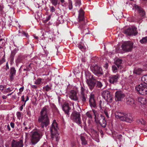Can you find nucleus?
Here are the masks:
<instances>
[{"label":"nucleus","instance_id":"obj_26","mask_svg":"<svg viewBox=\"0 0 147 147\" xmlns=\"http://www.w3.org/2000/svg\"><path fill=\"white\" fill-rule=\"evenodd\" d=\"M19 36H24L28 38L29 36L27 33H26L25 32L23 31L19 30Z\"/></svg>","mask_w":147,"mask_h":147},{"label":"nucleus","instance_id":"obj_57","mask_svg":"<svg viewBox=\"0 0 147 147\" xmlns=\"http://www.w3.org/2000/svg\"><path fill=\"white\" fill-rule=\"evenodd\" d=\"M4 86L2 85H0V90H3L4 89Z\"/></svg>","mask_w":147,"mask_h":147},{"label":"nucleus","instance_id":"obj_40","mask_svg":"<svg viewBox=\"0 0 147 147\" xmlns=\"http://www.w3.org/2000/svg\"><path fill=\"white\" fill-rule=\"evenodd\" d=\"M58 0H51V1L54 6L57 5V3Z\"/></svg>","mask_w":147,"mask_h":147},{"label":"nucleus","instance_id":"obj_34","mask_svg":"<svg viewBox=\"0 0 147 147\" xmlns=\"http://www.w3.org/2000/svg\"><path fill=\"white\" fill-rule=\"evenodd\" d=\"M147 42V36L143 38L140 40V42L142 44L144 43Z\"/></svg>","mask_w":147,"mask_h":147},{"label":"nucleus","instance_id":"obj_39","mask_svg":"<svg viewBox=\"0 0 147 147\" xmlns=\"http://www.w3.org/2000/svg\"><path fill=\"white\" fill-rule=\"evenodd\" d=\"M81 3V2L80 0H76V3L75 4V6H80V5Z\"/></svg>","mask_w":147,"mask_h":147},{"label":"nucleus","instance_id":"obj_56","mask_svg":"<svg viewBox=\"0 0 147 147\" xmlns=\"http://www.w3.org/2000/svg\"><path fill=\"white\" fill-rule=\"evenodd\" d=\"M51 17V16H49L47 17L46 20V21H47L49 20L50 19Z\"/></svg>","mask_w":147,"mask_h":147},{"label":"nucleus","instance_id":"obj_14","mask_svg":"<svg viewBox=\"0 0 147 147\" xmlns=\"http://www.w3.org/2000/svg\"><path fill=\"white\" fill-rule=\"evenodd\" d=\"M69 98L72 100L74 101H77L79 102L78 98L76 92L74 90H71L69 94Z\"/></svg>","mask_w":147,"mask_h":147},{"label":"nucleus","instance_id":"obj_11","mask_svg":"<svg viewBox=\"0 0 147 147\" xmlns=\"http://www.w3.org/2000/svg\"><path fill=\"white\" fill-rule=\"evenodd\" d=\"M102 97L108 102H111L113 100L112 95L110 94V92L108 90L103 91L102 93Z\"/></svg>","mask_w":147,"mask_h":147},{"label":"nucleus","instance_id":"obj_12","mask_svg":"<svg viewBox=\"0 0 147 147\" xmlns=\"http://www.w3.org/2000/svg\"><path fill=\"white\" fill-rule=\"evenodd\" d=\"M124 33L128 36H135L138 33L137 28L134 26H132L125 30Z\"/></svg>","mask_w":147,"mask_h":147},{"label":"nucleus","instance_id":"obj_22","mask_svg":"<svg viewBox=\"0 0 147 147\" xmlns=\"http://www.w3.org/2000/svg\"><path fill=\"white\" fill-rule=\"evenodd\" d=\"M79 98L82 102L84 104L86 101V99L87 98V95L86 94H80Z\"/></svg>","mask_w":147,"mask_h":147},{"label":"nucleus","instance_id":"obj_31","mask_svg":"<svg viewBox=\"0 0 147 147\" xmlns=\"http://www.w3.org/2000/svg\"><path fill=\"white\" fill-rule=\"evenodd\" d=\"M142 80L145 84H147V75H144L142 76Z\"/></svg>","mask_w":147,"mask_h":147},{"label":"nucleus","instance_id":"obj_5","mask_svg":"<svg viewBox=\"0 0 147 147\" xmlns=\"http://www.w3.org/2000/svg\"><path fill=\"white\" fill-rule=\"evenodd\" d=\"M86 82L90 90L93 89L95 86V79L93 76L88 74L86 76Z\"/></svg>","mask_w":147,"mask_h":147},{"label":"nucleus","instance_id":"obj_21","mask_svg":"<svg viewBox=\"0 0 147 147\" xmlns=\"http://www.w3.org/2000/svg\"><path fill=\"white\" fill-rule=\"evenodd\" d=\"M100 118V123L102 127H105L106 126V122L104 116L101 115Z\"/></svg>","mask_w":147,"mask_h":147},{"label":"nucleus","instance_id":"obj_30","mask_svg":"<svg viewBox=\"0 0 147 147\" xmlns=\"http://www.w3.org/2000/svg\"><path fill=\"white\" fill-rule=\"evenodd\" d=\"M138 101L142 104H145L146 103V99L145 98L140 97L138 98Z\"/></svg>","mask_w":147,"mask_h":147},{"label":"nucleus","instance_id":"obj_15","mask_svg":"<svg viewBox=\"0 0 147 147\" xmlns=\"http://www.w3.org/2000/svg\"><path fill=\"white\" fill-rule=\"evenodd\" d=\"M23 141L22 140L18 141L13 140L11 142V147H23Z\"/></svg>","mask_w":147,"mask_h":147},{"label":"nucleus","instance_id":"obj_44","mask_svg":"<svg viewBox=\"0 0 147 147\" xmlns=\"http://www.w3.org/2000/svg\"><path fill=\"white\" fill-rule=\"evenodd\" d=\"M16 115L18 118L19 119H20L21 117V113L20 112H18L17 113Z\"/></svg>","mask_w":147,"mask_h":147},{"label":"nucleus","instance_id":"obj_46","mask_svg":"<svg viewBox=\"0 0 147 147\" xmlns=\"http://www.w3.org/2000/svg\"><path fill=\"white\" fill-rule=\"evenodd\" d=\"M86 116L90 119L92 118V117L91 114L89 112H87L86 113Z\"/></svg>","mask_w":147,"mask_h":147},{"label":"nucleus","instance_id":"obj_37","mask_svg":"<svg viewBox=\"0 0 147 147\" xmlns=\"http://www.w3.org/2000/svg\"><path fill=\"white\" fill-rule=\"evenodd\" d=\"M42 79L41 78H38L34 82V84H36L38 85L40 84L41 81Z\"/></svg>","mask_w":147,"mask_h":147},{"label":"nucleus","instance_id":"obj_52","mask_svg":"<svg viewBox=\"0 0 147 147\" xmlns=\"http://www.w3.org/2000/svg\"><path fill=\"white\" fill-rule=\"evenodd\" d=\"M10 124L11 127L13 128L14 127V123L13 122H11Z\"/></svg>","mask_w":147,"mask_h":147},{"label":"nucleus","instance_id":"obj_17","mask_svg":"<svg viewBox=\"0 0 147 147\" xmlns=\"http://www.w3.org/2000/svg\"><path fill=\"white\" fill-rule=\"evenodd\" d=\"M62 108L65 113L66 115V116L69 117V116L70 110H71V108L69 106V103H66L64 104Z\"/></svg>","mask_w":147,"mask_h":147},{"label":"nucleus","instance_id":"obj_58","mask_svg":"<svg viewBox=\"0 0 147 147\" xmlns=\"http://www.w3.org/2000/svg\"><path fill=\"white\" fill-rule=\"evenodd\" d=\"M82 62L85 63L86 61V59L84 58H82Z\"/></svg>","mask_w":147,"mask_h":147},{"label":"nucleus","instance_id":"obj_1","mask_svg":"<svg viewBox=\"0 0 147 147\" xmlns=\"http://www.w3.org/2000/svg\"><path fill=\"white\" fill-rule=\"evenodd\" d=\"M48 109V107L45 106L42 108L40 112V115L38 120L42 128L47 127L49 124V119L47 113Z\"/></svg>","mask_w":147,"mask_h":147},{"label":"nucleus","instance_id":"obj_51","mask_svg":"<svg viewBox=\"0 0 147 147\" xmlns=\"http://www.w3.org/2000/svg\"><path fill=\"white\" fill-rule=\"evenodd\" d=\"M4 41V40L2 38L0 39V45H2Z\"/></svg>","mask_w":147,"mask_h":147},{"label":"nucleus","instance_id":"obj_13","mask_svg":"<svg viewBox=\"0 0 147 147\" xmlns=\"http://www.w3.org/2000/svg\"><path fill=\"white\" fill-rule=\"evenodd\" d=\"M92 70L94 74L98 76H100L103 74L102 68L97 65L93 67Z\"/></svg>","mask_w":147,"mask_h":147},{"label":"nucleus","instance_id":"obj_8","mask_svg":"<svg viewBox=\"0 0 147 147\" xmlns=\"http://www.w3.org/2000/svg\"><path fill=\"white\" fill-rule=\"evenodd\" d=\"M135 89L141 94H147V86L144 84H140L136 85Z\"/></svg>","mask_w":147,"mask_h":147},{"label":"nucleus","instance_id":"obj_19","mask_svg":"<svg viewBox=\"0 0 147 147\" xmlns=\"http://www.w3.org/2000/svg\"><path fill=\"white\" fill-rule=\"evenodd\" d=\"M16 70L15 68L13 67L10 68V71L9 74L10 79L12 81L14 79V77L16 75Z\"/></svg>","mask_w":147,"mask_h":147},{"label":"nucleus","instance_id":"obj_42","mask_svg":"<svg viewBox=\"0 0 147 147\" xmlns=\"http://www.w3.org/2000/svg\"><path fill=\"white\" fill-rule=\"evenodd\" d=\"M117 66L116 67L115 65L112 66V70L113 72H115L117 71Z\"/></svg>","mask_w":147,"mask_h":147},{"label":"nucleus","instance_id":"obj_3","mask_svg":"<svg viewBox=\"0 0 147 147\" xmlns=\"http://www.w3.org/2000/svg\"><path fill=\"white\" fill-rule=\"evenodd\" d=\"M58 128L57 124L54 120L53 121L51 127H50V131L51 134V138L53 140H55L56 141L58 142L59 139L58 137L59 134L57 130Z\"/></svg>","mask_w":147,"mask_h":147},{"label":"nucleus","instance_id":"obj_18","mask_svg":"<svg viewBox=\"0 0 147 147\" xmlns=\"http://www.w3.org/2000/svg\"><path fill=\"white\" fill-rule=\"evenodd\" d=\"M89 104L91 108L95 107L96 104L94 99V95L93 94H91L90 95L89 100Z\"/></svg>","mask_w":147,"mask_h":147},{"label":"nucleus","instance_id":"obj_28","mask_svg":"<svg viewBox=\"0 0 147 147\" xmlns=\"http://www.w3.org/2000/svg\"><path fill=\"white\" fill-rule=\"evenodd\" d=\"M24 57L22 56H19L16 61V63H19L22 62Z\"/></svg>","mask_w":147,"mask_h":147},{"label":"nucleus","instance_id":"obj_62","mask_svg":"<svg viewBox=\"0 0 147 147\" xmlns=\"http://www.w3.org/2000/svg\"><path fill=\"white\" fill-rule=\"evenodd\" d=\"M7 96H5V95H4L2 96L3 98L4 99H6L7 98Z\"/></svg>","mask_w":147,"mask_h":147},{"label":"nucleus","instance_id":"obj_63","mask_svg":"<svg viewBox=\"0 0 147 147\" xmlns=\"http://www.w3.org/2000/svg\"><path fill=\"white\" fill-rule=\"evenodd\" d=\"M29 100V97L28 96H26V100L25 101V102L26 103V102L28 100Z\"/></svg>","mask_w":147,"mask_h":147},{"label":"nucleus","instance_id":"obj_50","mask_svg":"<svg viewBox=\"0 0 147 147\" xmlns=\"http://www.w3.org/2000/svg\"><path fill=\"white\" fill-rule=\"evenodd\" d=\"M92 111L95 117H96V115L97 114V112L96 111H95L94 110H92Z\"/></svg>","mask_w":147,"mask_h":147},{"label":"nucleus","instance_id":"obj_60","mask_svg":"<svg viewBox=\"0 0 147 147\" xmlns=\"http://www.w3.org/2000/svg\"><path fill=\"white\" fill-rule=\"evenodd\" d=\"M24 89V87L23 86L20 88L19 89V90L21 92H22L23 91Z\"/></svg>","mask_w":147,"mask_h":147},{"label":"nucleus","instance_id":"obj_45","mask_svg":"<svg viewBox=\"0 0 147 147\" xmlns=\"http://www.w3.org/2000/svg\"><path fill=\"white\" fill-rule=\"evenodd\" d=\"M69 9H71L72 8V4L71 1H70L69 2Z\"/></svg>","mask_w":147,"mask_h":147},{"label":"nucleus","instance_id":"obj_27","mask_svg":"<svg viewBox=\"0 0 147 147\" xmlns=\"http://www.w3.org/2000/svg\"><path fill=\"white\" fill-rule=\"evenodd\" d=\"M80 138L82 142V144L84 145L86 144L87 142L85 137L81 135L80 136Z\"/></svg>","mask_w":147,"mask_h":147},{"label":"nucleus","instance_id":"obj_33","mask_svg":"<svg viewBox=\"0 0 147 147\" xmlns=\"http://www.w3.org/2000/svg\"><path fill=\"white\" fill-rule=\"evenodd\" d=\"M85 90L86 89L85 87L84 86H81V88L80 94H85Z\"/></svg>","mask_w":147,"mask_h":147},{"label":"nucleus","instance_id":"obj_6","mask_svg":"<svg viewBox=\"0 0 147 147\" xmlns=\"http://www.w3.org/2000/svg\"><path fill=\"white\" fill-rule=\"evenodd\" d=\"M80 116L81 115L79 112L74 111L72 113L70 117L73 121L80 125L82 123Z\"/></svg>","mask_w":147,"mask_h":147},{"label":"nucleus","instance_id":"obj_64","mask_svg":"<svg viewBox=\"0 0 147 147\" xmlns=\"http://www.w3.org/2000/svg\"><path fill=\"white\" fill-rule=\"evenodd\" d=\"M7 128L8 130L9 131H10V126L9 125H7Z\"/></svg>","mask_w":147,"mask_h":147},{"label":"nucleus","instance_id":"obj_53","mask_svg":"<svg viewBox=\"0 0 147 147\" xmlns=\"http://www.w3.org/2000/svg\"><path fill=\"white\" fill-rule=\"evenodd\" d=\"M78 47L80 49H82L84 48L83 46L80 44L78 45Z\"/></svg>","mask_w":147,"mask_h":147},{"label":"nucleus","instance_id":"obj_24","mask_svg":"<svg viewBox=\"0 0 147 147\" xmlns=\"http://www.w3.org/2000/svg\"><path fill=\"white\" fill-rule=\"evenodd\" d=\"M126 102L127 105H132L134 103V101L133 99L131 98H127Z\"/></svg>","mask_w":147,"mask_h":147},{"label":"nucleus","instance_id":"obj_23","mask_svg":"<svg viewBox=\"0 0 147 147\" xmlns=\"http://www.w3.org/2000/svg\"><path fill=\"white\" fill-rule=\"evenodd\" d=\"M123 60L121 59H117L115 62V64L118 68L121 69L122 67L121 64L122 63Z\"/></svg>","mask_w":147,"mask_h":147},{"label":"nucleus","instance_id":"obj_43","mask_svg":"<svg viewBox=\"0 0 147 147\" xmlns=\"http://www.w3.org/2000/svg\"><path fill=\"white\" fill-rule=\"evenodd\" d=\"M44 88L47 91H49L51 89V88L48 85H47Z\"/></svg>","mask_w":147,"mask_h":147},{"label":"nucleus","instance_id":"obj_29","mask_svg":"<svg viewBox=\"0 0 147 147\" xmlns=\"http://www.w3.org/2000/svg\"><path fill=\"white\" fill-rule=\"evenodd\" d=\"M96 87L101 88L102 86V83L98 81H95V85Z\"/></svg>","mask_w":147,"mask_h":147},{"label":"nucleus","instance_id":"obj_47","mask_svg":"<svg viewBox=\"0 0 147 147\" xmlns=\"http://www.w3.org/2000/svg\"><path fill=\"white\" fill-rule=\"evenodd\" d=\"M50 10L51 12H53L55 11V9L53 6H51L50 7Z\"/></svg>","mask_w":147,"mask_h":147},{"label":"nucleus","instance_id":"obj_36","mask_svg":"<svg viewBox=\"0 0 147 147\" xmlns=\"http://www.w3.org/2000/svg\"><path fill=\"white\" fill-rule=\"evenodd\" d=\"M16 53V52L15 51H11V53L10 55V57L11 59L13 60V59Z\"/></svg>","mask_w":147,"mask_h":147},{"label":"nucleus","instance_id":"obj_10","mask_svg":"<svg viewBox=\"0 0 147 147\" xmlns=\"http://www.w3.org/2000/svg\"><path fill=\"white\" fill-rule=\"evenodd\" d=\"M120 76L118 74L111 75L108 77V81L111 84L116 85L118 82Z\"/></svg>","mask_w":147,"mask_h":147},{"label":"nucleus","instance_id":"obj_20","mask_svg":"<svg viewBox=\"0 0 147 147\" xmlns=\"http://www.w3.org/2000/svg\"><path fill=\"white\" fill-rule=\"evenodd\" d=\"M135 7L141 16L144 17L145 16V12L142 7L138 5H135Z\"/></svg>","mask_w":147,"mask_h":147},{"label":"nucleus","instance_id":"obj_61","mask_svg":"<svg viewBox=\"0 0 147 147\" xmlns=\"http://www.w3.org/2000/svg\"><path fill=\"white\" fill-rule=\"evenodd\" d=\"M21 99H22V100L23 101H25L24 100V96L23 95L21 97Z\"/></svg>","mask_w":147,"mask_h":147},{"label":"nucleus","instance_id":"obj_25","mask_svg":"<svg viewBox=\"0 0 147 147\" xmlns=\"http://www.w3.org/2000/svg\"><path fill=\"white\" fill-rule=\"evenodd\" d=\"M142 71V70L141 68H138L135 69L134 70L133 73L134 74H135L137 76L140 75Z\"/></svg>","mask_w":147,"mask_h":147},{"label":"nucleus","instance_id":"obj_9","mask_svg":"<svg viewBox=\"0 0 147 147\" xmlns=\"http://www.w3.org/2000/svg\"><path fill=\"white\" fill-rule=\"evenodd\" d=\"M133 43L129 41H127L124 42L121 45L123 50L125 52L131 51L133 48Z\"/></svg>","mask_w":147,"mask_h":147},{"label":"nucleus","instance_id":"obj_54","mask_svg":"<svg viewBox=\"0 0 147 147\" xmlns=\"http://www.w3.org/2000/svg\"><path fill=\"white\" fill-rule=\"evenodd\" d=\"M104 112V113H105V115H106V116L108 118H109V117L108 115V113L107 112V111H105Z\"/></svg>","mask_w":147,"mask_h":147},{"label":"nucleus","instance_id":"obj_16","mask_svg":"<svg viewBox=\"0 0 147 147\" xmlns=\"http://www.w3.org/2000/svg\"><path fill=\"white\" fill-rule=\"evenodd\" d=\"M125 96V94L121 91H117L115 92V98L117 101H121Z\"/></svg>","mask_w":147,"mask_h":147},{"label":"nucleus","instance_id":"obj_49","mask_svg":"<svg viewBox=\"0 0 147 147\" xmlns=\"http://www.w3.org/2000/svg\"><path fill=\"white\" fill-rule=\"evenodd\" d=\"M6 67L5 68V69L6 71H7L9 69V67L8 65V62H7L6 63Z\"/></svg>","mask_w":147,"mask_h":147},{"label":"nucleus","instance_id":"obj_7","mask_svg":"<svg viewBox=\"0 0 147 147\" xmlns=\"http://www.w3.org/2000/svg\"><path fill=\"white\" fill-rule=\"evenodd\" d=\"M42 136L41 133L39 131H35L32 133L31 140L32 144L35 145L40 140Z\"/></svg>","mask_w":147,"mask_h":147},{"label":"nucleus","instance_id":"obj_4","mask_svg":"<svg viewBox=\"0 0 147 147\" xmlns=\"http://www.w3.org/2000/svg\"><path fill=\"white\" fill-rule=\"evenodd\" d=\"M115 117L119 119L120 120L125 121L127 122L131 123L133 121V118L130 114H125L119 112L116 113Z\"/></svg>","mask_w":147,"mask_h":147},{"label":"nucleus","instance_id":"obj_2","mask_svg":"<svg viewBox=\"0 0 147 147\" xmlns=\"http://www.w3.org/2000/svg\"><path fill=\"white\" fill-rule=\"evenodd\" d=\"M84 12L82 9H80L79 11L78 21L81 22V24L80 26V29L82 30V33L85 35L89 34L88 28L85 26V24L84 22Z\"/></svg>","mask_w":147,"mask_h":147},{"label":"nucleus","instance_id":"obj_55","mask_svg":"<svg viewBox=\"0 0 147 147\" xmlns=\"http://www.w3.org/2000/svg\"><path fill=\"white\" fill-rule=\"evenodd\" d=\"M31 87L33 88H37V86L36 85H32L31 84Z\"/></svg>","mask_w":147,"mask_h":147},{"label":"nucleus","instance_id":"obj_41","mask_svg":"<svg viewBox=\"0 0 147 147\" xmlns=\"http://www.w3.org/2000/svg\"><path fill=\"white\" fill-rule=\"evenodd\" d=\"M5 61V55H4L2 57L1 59H0V65L2 64Z\"/></svg>","mask_w":147,"mask_h":147},{"label":"nucleus","instance_id":"obj_35","mask_svg":"<svg viewBox=\"0 0 147 147\" xmlns=\"http://www.w3.org/2000/svg\"><path fill=\"white\" fill-rule=\"evenodd\" d=\"M137 122L139 124H144V121L142 119H139L137 120Z\"/></svg>","mask_w":147,"mask_h":147},{"label":"nucleus","instance_id":"obj_32","mask_svg":"<svg viewBox=\"0 0 147 147\" xmlns=\"http://www.w3.org/2000/svg\"><path fill=\"white\" fill-rule=\"evenodd\" d=\"M117 140H118L119 142H121L123 140V137L121 134H117L116 136Z\"/></svg>","mask_w":147,"mask_h":147},{"label":"nucleus","instance_id":"obj_59","mask_svg":"<svg viewBox=\"0 0 147 147\" xmlns=\"http://www.w3.org/2000/svg\"><path fill=\"white\" fill-rule=\"evenodd\" d=\"M25 104V103H24V105H22L21 106V107L20 108V111H22V110L23 109V106H24Z\"/></svg>","mask_w":147,"mask_h":147},{"label":"nucleus","instance_id":"obj_38","mask_svg":"<svg viewBox=\"0 0 147 147\" xmlns=\"http://www.w3.org/2000/svg\"><path fill=\"white\" fill-rule=\"evenodd\" d=\"M32 64L30 63L28 66H27V70L28 71H30L32 69Z\"/></svg>","mask_w":147,"mask_h":147},{"label":"nucleus","instance_id":"obj_48","mask_svg":"<svg viewBox=\"0 0 147 147\" xmlns=\"http://www.w3.org/2000/svg\"><path fill=\"white\" fill-rule=\"evenodd\" d=\"M12 90H13L12 89H11L10 88H8L6 90V91L7 92H11V91H12Z\"/></svg>","mask_w":147,"mask_h":147}]
</instances>
